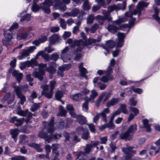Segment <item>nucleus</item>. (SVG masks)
<instances>
[{"label": "nucleus", "mask_w": 160, "mask_h": 160, "mask_svg": "<svg viewBox=\"0 0 160 160\" xmlns=\"http://www.w3.org/2000/svg\"><path fill=\"white\" fill-rule=\"evenodd\" d=\"M108 11L110 13L114 10L117 11L116 5L115 4H113L112 5L109 6L108 7Z\"/></svg>", "instance_id": "6e6d98bb"}, {"label": "nucleus", "mask_w": 160, "mask_h": 160, "mask_svg": "<svg viewBox=\"0 0 160 160\" xmlns=\"http://www.w3.org/2000/svg\"><path fill=\"white\" fill-rule=\"evenodd\" d=\"M45 149L46 152V154L49 156V153L51 151V147L49 145L47 144L45 147Z\"/></svg>", "instance_id": "338daca9"}, {"label": "nucleus", "mask_w": 160, "mask_h": 160, "mask_svg": "<svg viewBox=\"0 0 160 160\" xmlns=\"http://www.w3.org/2000/svg\"><path fill=\"white\" fill-rule=\"evenodd\" d=\"M119 99L118 98H112L110 101L107 103L106 106L108 108H106L102 112V113H108L110 112V110L108 108L111 106H113L118 103L119 102Z\"/></svg>", "instance_id": "423d86ee"}, {"label": "nucleus", "mask_w": 160, "mask_h": 160, "mask_svg": "<svg viewBox=\"0 0 160 160\" xmlns=\"http://www.w3.org/2000/svg\"><path fill=\"white\" fill-rule=\"evenodd\" d=\"M11 160H26V158L24 156H18L13 157L11 158Z\"/></svg>", "instance_id": "09e8293b"}, {"label": "nucleus", "mask_w": 160, "mask_h": 160, "mask_svg": "<svg viewBox=\"0 0 160 160\" xmlns=\"http://www.w3.org/2000/svg\"><path fill=\"white\" fill-rule=\"evenodd\" d=\"M59 38V37L58 34H53L49 38L50 43L52 44H54L58 40Z\"/></svg>", "instance_id": "412c9836"}, {"label": "nucleus", "mask_w": 160, "mask_h": 160, "mask_svg": "<svg viewBox=\"0 0 160 160\" xmlns=\"http://www.w3.org/2000/svg\"><path fill=\"white\" fill-rule=\"evenodd\" d=\"M74 117L76 118L77 122L80 125L86 124L87 123L86 118L83 115H76Z\"/></svg>", "instance_id": "f8f14e48"}, {"label": "nucleus", "mask_w": 160, "mask_h": 160, "mask_svg": "<svg viewBox=\"0 0 160 160\" xmlns=\"http://www.w3.org/2000/svg\"><path fill=\"white\" fill-rule=\"evenodd\" d=\"M82 95L80 93H77L71 96V98L74 100L78 101L82 98Z\"/></svg>", "instance_id": "bb28decb"}, {"label": "nucleus", "mask_w": 160, "mask_h": 160, "mask_svg": "<svg viewBox=\"0 0 160 160\" xmlns=\"http://www.w3.org/2000/svg\"><path fill=\"white\" fill-rule=\"evenodd\" d=\"M84 131V128L82 126H79L76 128V132L78 134H80L81 133L83 132Z\"/></svg>", "instance_id": "0e129e2a"}, {"label": "nucleus", "mask_w": 160, "mask_h": 160, "mask_svg": "<svg viewBox=\"0 0 160 160\" xmlns=\"http://www.w3.org/2000/svg\"><path fill=\"white\" fill-rule=\"evenodd\" d=\"M67 42L69 44H71L70 47L75 48V51L76 52H81L83 49L84 45L86 43L83 42L82 39L75 40L73 41L71 38H69L67 41Z\"/></svg>", "instance_id": "f03ea898"}, {"label": "nucleus", "mask_w": 160, "mask_h": 160, "mask_svg": "<svg viewBox=\"0 0 160 160\" xmlns=\"http://www.w3.org/2000/svg\"><path fill=\"white\" fill-rule=\"evenodd\" d=\"M88 144H86V147L84 149L85 150V152H83L84 153V154H82L83 156H84L86 154H88L89 152L91 151V148L89 146H88Z\"/></svg>", "instance_id": "603ef678"}, {"label": "nucleus", "mask_w": 160, "mask_h": 160, "mask_svg": "<svg viewBox=\"0 0 160 160\" xmlns=\"http://www.w3.org/2000/svg\"><path fill=\"white\" fill-rule=\"evenodd\" d=\"M58 127L60 129H62L66 127L65 122L63 120H61L58 123Z\"/></svg>", "instance_id": "864d4df0"}, {"label": "nucleus", "mask_w": 160, "mask_h": 160, "mask_svg": "<svg viewBox=\"0 0 160 160\" xmlns=\"http://www.w3.org/2000/svg\"><path fill=\"white\" fill-rule=\"evenodd\" d=\"M81 138L82 139L87 140L90 138L89 133L88 130L85 131L81 134Z\"/></svg>", "instance_id": "473e14b6"}, {"label": "nucleus", "mask_w": 160, "mask_h": 160, "mask_svg": "<svg viewBox=\"0 0 160 160\" xmlns=\"http://www.w3.org/2000/svg\"><path fill=\"white\" fill-rule=\"evenodd\" d=\"M113 120L114 119L110 118L109 122L108 123H106L107 128H108L110 129H113L115 128V126L113 123Z\"/></svg>", "instance_id": "e433bc0d"}, {"label": "nucleus", "mask_w": 160, "mask_h": 160, "mask_svg": "<svg viewBox=\"0 0 160 160\" xmlns=\"http://www.w3.org/2000/svg\"><path fill=\"white\" fill-rule=\"evenodd\" d=\"M106 45L108 47L111 48H112L114 47L115 44L114 42L111 40L107 41L106 42Z\"/></svg>", "instance_id": "3c124183"}, {"label": "nucleus", "mask_w": 160, "mask_h": 160, "mask_svg": "<svg viewBox=\"0 0 160 160\" xmlns=\"http://www.w3.org/2000/svg\"><path fill=\"white\" fill-rule=\"evenodd\" d=\"M107 29L108 31L112 33H115L117 32L119 29L113 25L108 24L107 27Z\"/></svg>", "instance_id": "6ab92c4d"}, {"label": "nucleus", "mask_w": 160, "mask_h": 160, "mask_svg": "<svg viewBox=\"0 0 160 160\" xmlns=\"http://www.w3.org/2000/svg\"><path fill=\"white\" fill-rule=\"evenodd\" d=\"M101 38L102 37L101 36H98L96 39L89 38L88 39L87 42H84L86 43V45H84V46L88 45H92V44L95 43L97 42H99L101 41Z\"/></svg>", "instance_id": "4468645a"}, {"label": "nucleus", "mask_w": 160, "mask_h": 160, "mask_svg": "<svg viewBox=\"0 0 160 160\" xmlns=\"http://www.w3.org/2000/svg\"><path fill=\"white\" fill-rule=\"evenodd\" d=\"M55 96L57 100L61 101V99L63 96V93L62 91L59 90L56 92Z\"/></svg>", "instance_id": "ea45409f"}, {"label": "nucleus", "mask_w": 160, "mask_h": 160, "mask_svg": "<svg viewBox=\"0 0 160 160\" xmlns=\"http://www.w3.org/2000/svg\"><path fill=\"white\" fill-rule=\"evenodd\" d=\"M28 36V33L27 32L19 33L17 34V38L18 40L25 39Z\"/></svg>", "instance_id": "aec40b11"}, {"label": "nucleus", "mask_w": 160, "mask_h": 160, "mask_svg": "<svg viewBox=\"0 0 160 160\" xmlns=\"http://www.w3.org/2000/svg\"><path fill=\"white\" fill-rule=\"evenodd\" d=\"M42 57L44 58L45 61L49 62L50 60V57L49 54L47 53L43 54L42 55Z\"/></svg>", "instance_id": "4d7b16f0"}, {"label": "nucleus", "mask_w": 160, "mask_h": 160, "mask_svg": "<svg viewBox=\"0 0 160 160\" xmlns=\"http://www.w3.org/2000/svg\"><path fill=\"white\" fill-rule=\"evenodd\" d=\"M134 148V147H131L126 145V147L122 148V151L125 154V159L126 160H131L133 155L136 153L135 150H133ZM138 158H135L131 160H139Z\"/></svg>", "instance_id": "7ed1b4c3"}, {"label": "nucleus", "mask_w": 160, "mask_h": 160, "mask_svg": "<svg viewBox=\"0 0 160 160\" xmlns=\"http://www.w3.org/2000/svg\"><path fill=\"white\" fill-rule=\"evenodd\" d=\"M99 25L98 24L94 23L90 28L91 32L92 33H94L99 28Z\"/></svg>", "instance_id": "8fccbe9b"}, {"label": "nucleus", "mask_w": 160, "mask_h": 160, "mask_svg": "<svg viewBox=\"0 0 160 160\" xmlns=\"http://www.w3.org/2000/svg\"><path fill=\"white\" fill-rule=\"evenodd\" d=\"M59 22L61 27L63 29H65L66 28V24L65 20L61 18L60 19Z\"/></svg>", "instance_id": "13d9d810"}, {"label": "nucleus", "mask_w": 160, "mask_h": 160, "mask_svg": "<svg viewBox=\"0 0 160 160\" xmlns=\"http://www.w3.org/2000/svg\"><path fill=\"white\" fill-rule=\"evenodd\" d=\"M52 155H56V153H59L56 151L59 148V144H52Z\"/></svg>", "instance_id": "f704fd0d"}, {"label": "nucleus", "mask_w": 160, "mask_h": 160, "mask_svg": "<svg viewBox=\"0 0 160 160\" xmlns=\"http://www.w3.org/2000/svg\"><path fill=\"white\" fill-rule=\"evenodd\" d=\"M39 0H33V5L32 7V10L33 12H36L39 11L40 8L44 10V12L47 13L50 12V6L52 5L53 2L52 0H45L41 4L40 6L37 4Z\"/></svg>", "instance_id": "f257e3e1"}, {"label": "nucleus", "mask_w": 160, "mask_h": 160, "mask_svg": "<svg viewBox=\"0 0 160 160\" xmlns=\"http://www.w3.org/2000/svg\"><path fill=\"white\" fill-rule=\"evenodd\" d=\"M41 104L40 103H34L31 108L30 110L32 112L35 111L40 108Z\"/></svg>", "instance_id": "4c0bfd02"}, {"label": "nucleus", "mask_w": 160, "mask_h": 160, "mask_svg": "<svg viewBox=\"0 0 160 160\" xmlns=\"http://www.w3.org/2000/svg\"><path fill=\"white\" fill-rule=\"evenodd\" d=\"M12 75L16 78L18 83H20L22 79L23 74L18 71L14 70L12 72Z\"/></svg>", "instance_id": "2eb2a0df"}, {"label": "nucleus", "mask_w": 160, "mask_h": 160, "mask_svg": "<svg viewBox=\"0 0 160 160\" xmlns=\"http://www.w3.org/2000/svg\"><path fill=\"white\" fill-rule=\"evenodd\" d=\"M45 75L44 70L42 68L39 69L38 71H34L32 73V75L36 78H38L41 81L43 79V76Z\"/></svg>", "instance_id": "6e6552de"}, {"label": "nucleus", "mask_w": 160, "mask_h": 160, "mask_svg": "<svg viewBox=\"0 0 160 160\" xmlns=\"http://www.w3.org/2000/svg\"><path fill=\"white\" fill-rule=\"evenodd\" d=\"M111 69L109 68L108 70L105 71L106 75L103 76L100 78V80L104 82H108L109 81H112L114 79L113 76L111 72Z\"/></svg>", "instance_id": "39448f33"}, {"label": "nucleus", "mask_w": 160, "mask_h": 160, "mask_svg": "<svg viewBox=\"0 0 160 160\" xmlns=\"http://www.w3.org/2000/svg\"><path fill=\"white\" fill-rule=\"evenodd\" d=\"M71 68L70 64H66L60 66L58 68V70L63 72L65 70H68Z\"/></svg>", "instance_id": "c756f323"}, {"label": "nucleus", "mask_w": 160, "mask_h": 160, "mask_svg": "<svg viewBox=\"0 0 160 160\" xmlns=\"http://www.w3.org/2000/svg\"><path fill=\"white\" fill-rule=\"evenodd\" d=\"M67 110L70 111V113L71 116L73 117L76 115V114L73 111L74 110V108L73 105L72 104H68L67 106Z\"/></svg>", "instance_id": "72a5a7b5"}, {"label": "nucleus", "mask_w": 160, "mask_h": 160, "mask_svg": "<svg viewBox=\"0 0 160 160\" xmlns=\"http://www.w3.org/2000/svg\"><path fill=\"white\" fill-rule=\"evenodd\" d=\"M143 123L144 125V127L146 128L147 131L149 132L151 131L150 125L149 124V121L147 119H144L143 120Z\"/></svg>", "instance_id": "2f4dec72"}, {"label": "nucleus", "mask_w": 160, "mask_h": 160, "mask_svg": "<svg viewBox=\"0 0 160 160\" xmlns=\"http://www.w3.org/2000/svg\"><path fill=\"white\" fill-rule=\"evenodd\" d=\"M121 113V111L120 110V109L118 108L113 113L112 116L111 117V118L114 119V117L117 115H119Z\"/></svg>", "instance_id": "774afa93"}, {"label": "nucleus", "mask_w": 160, "mask_h": 160, "mask_svg": "<svg viewBox=\"0 0 160 160\" xmlns=\"http://www.w3.org/2000/svg\"><path fill=\"white\" fill-rule=\"evenodd\" d=\"M130 111L132 112H133L134 115L136 116L139 113V111L138 109L136 108L130 107H129Z\"/></svg>", "instance_id": "c03bdc74"}, {"label": "nucleus", "mask_w": 160, "mask_h": 160, "mask_svg": "<svg viewBox=\"0 0 160 160\" xmlns=\"http://www.w3.org/2000/svg\"><path fill=\"white\" fill-rule=\"evenodd\" d=\"M99 143V142L98 141H92L90 144H88V146L91 148H94L98 145Z\"/></svg>", "instance_id": "bf43d9fd"}, {"label": "nucleus", "mask_w": 160, "mask_h": 160, "mask_svg": "<svg viewBox=\"0 0 160 160\" xmlns=\"http://www.w3.org/2000/svg\"><path fill=\"white\" fill-rule=\"evenodd\" d=\"M98 93L96 91L92 90L91 91L90 98L88 99L89 101L93 100L98 96Z\"/></svg>", "instance_id": "cd10ccee"}, {"label": "nucleus", "mask_w": 160, "mask_h": 160, "mask_svg": "<svg viewBox=\"0 0 160 160\" xmlns=\"http://www.w3.org/2000/svg\"><path fill=\"white\" fill-rule=\"evenodd\" d=\"M69 50V48L66 47L61 51V58L64 62H66V60L68 58V55L67 54V52Z\"/></svg>", "instance_id": "dca6fc26"}, {"label": "nucleus", "mask_w": 160, "mask_h": 160, "mask_svg": "<svg viewBox=\"0 0 160 160\" xmlns=\"http://www.w3.org/2000/svg\"><path fill=\"white\" fill-rule=\"evenodd\" d=\"M38 136L41 138H44L46 143H49L52 140V137L51 136L48 135L47 132L42 131L39 132Z\"/></svg>", "instance_id": "1a4fd4ad"}, {"label": "nucleus", "mask_w": 160, "mask_h": 160, "mask_svg": "<svg viewBox=\"0 0 160 160\" xmlns=\"http://www.w3.org/2000/svg\"><path fill=\"white\" fill-rule=\"evenodd\" d=\"M36 48V47L35 46H32L28 47L26 49H22L21 55L18 56V58L19 59H21L29 56L30 54L33 52Z\"/></svg>", "instance_id": "20e7f679"}, {"label": "nucleus", "mask_w": 160, "mask_h": 160, "mask_svg": "<svg viewBox=\"0 0 160 160\" xmlns=\"http://www.w3.org/2000/svg\"><path fill=\"white\" fill-rule=\"evenodd\" d=\"M9 122L11 123H13L14 124V125L17 127H19L18 125H17V124L20 123V121L18 120V118L16 116H13L10 118L9 120Z\"/></svg>", "instance_id": "4be33fe9"}, {"label": "nucleus", "mask_w": 160, "mask_h": 160, "mask_svg": "<svg viewBox=\"0 0 160 160\" xmlns=\"http://www.w3.org/2000/svg\"><path fill=\"white\" fill-rule=\"evenodd\" d=\"M137 129V125L136 124H134L131 125L127 130L129 133L131 135H132L136 132Z\"/></svg>", "instance_id": "5701e85b"}, {"label": "nucleus", "mask_w": 160, "mask_h": 160, "mask_svg": "<svg viewBox=\"0 0 160 160\" xmlns=\"http://www.w3.org/2000/svg\"><path fill=\"white\" fill-rule=\"evenodd\" d=\"M117 11L119 10H125L126 7V1H125L122 3H119L116 5Z\"/></svg>", "instance_id": "a878e982"}, {"label": "nucleus", "mask_w": 160, "mask_h": 160, "mask_svg": "<svg viewBox=\"0 0 160 160\" xmlns=\"http://www.w3.org/2000/svg\"><path fill=\"white\" fill-rule=\"evenodd\" d=\"M89 101L88 99L86 100L84 103L82 104L83 108L84 109L85 111H87L88 109V104Z\"/></svg>", "instance_id": "052dcab7"}, {"label": "nucleus", "mask_w": 160, "mask_h": 160, "mask_svg": "<svg viewBox=\"0 0 160 160\" xmlns=\"http://www.w3.org/2000/svg\"><path fill=\"white\" fill-rule=\"evenodd\" d=\"M22 87L20 86H17V87H15L14 89V91L15 92L17 96L22 94Z\"/></svg>", "instance_id": "58836bf2"}, {"label": "nucleus", "mask_w": 160, "mask_h": 160, "mask_svg": "<svg viewBox=\"0 0 160 160\" xmlns=\"http://www.w3.org/2000/svg\"><path fill=\"white\" fill-rule=\"evenodd\" d=\"M67 112L65 110L63 109L62 106L60 105L59 107V112L57 114L58 116H61V117H65Z\"/></svg>", "instance_id": "7c9ffc66"}, {"label": "nucleus", "mask_w": 160, "mask_h": 160, "mask_svg": "<svg viewBox=\"0 0 160 160\" xmlns=\"http://www.w3.org/2000/svg\"><path fill=\"white\" fill-rule=\"evenodd\" d=\"M115 60L114 58H112L110 61V64L109 66L108 67L107 70H108V68H110L111 69V72H112V67H114L115 65Z\"/></svg>", "instance_id": "5fc2aeb1"}, {"label": "nucleus", "mask_w": 160, "mask_h": 160, "mask_svg": "<svg viewBox=\"0 0 160 160\" xmlns=\"http://www.w3.org/2000/svg\"><path fill=\"white\" fill-rule=\"evenodd\" d=\"M102 14L105 20H107L109 21H111L112 20V18L111 17L110 12L108 11H106L105 10L102 11Z\"/></svg>", "instance_id": "b1692460"}, {"label": "nucleus", "mask_w": 160, "mask_h": 160, "mask_svg": "<svg viewBox=\"0 0 160 160\" xmlns=\"http://www.w3.org/2000/svg\"><path fill=\"white\" fill-rule=\"evenodd\" d=\"M121 112H122L124 114H128V110L127 109V105L125 104H122L120 105L119 108Z\"/></svg>", "instance_id": "c85d7f7f"}, {"label": "nucleus", "mask_w": 160, "mask_h": 160, "mask_svg": "<svg viewBox=\"0 0 160 160\" xmlns=\"http://www.w3.org/2000/svg\"><path fill=\"white\" fill-rule=\"evenodd\" d=\"M133 136L130 134L127 130L126 132L121 133L120 134L119 138L122 140H125L126 141L127 140H130L132 138Z\"/></svg>", "instance_id": "9b49d317"}, {"label": "nucleus", "mask_w": 160, "mask_h": 160, "mask_svg": "<svg viewBox=\"0 0 160 160\" xmlns=\"http://www.w3.org/2000/svg\"><path fill=\"white\" fill-rule=\"evenodd\" d=\"M149 4V3H146L144 2H140L137 6V9H135L133 11V14L134 15L138 14L139 17L141 15V11L143 7H147Z\"/></svg>", "instance_id": "0eeeda50"}, {"label": "nucleus", "mask_w": 160, "mask_h": 160, "mask_svg": "<svg viewBox=\"0 0 160 160\" xmlns=\"http://www.w3.org/2000/svg\"><path fill=\"white\" fill-rule=\"evenodd\" d=\"M18 98L20 99V104L23 105L26 101V97L22 94L17 96Z\"/></svg>", "instance_id": "a19ab883"}, {"label": "nucleus", "mask_w": 160, "mask_h": 160, "mask_svg": "<svg viewBox=\"0 0 160 160\" xmlns=\"http://www.w3.org/2000/svg\"><path fill=\"white\" fill-rule=\"evenodd\" d=\"M4 36L7 39L8 41L10 40L12 38V37L11 34L7 32H4Z\"/></svg>", "instance_id": "680f3d73"}, {"label": "nucleus", "mask_w": 160, "mask_h": 160, "mask_svg": "<svg viewBox=\"0 0 160 160\" xmlns=\"http://www.w3.org/2000/svg\"><path fill=\"white\" fill-rule=\"evenodd\" d=\"M59 58V55L56 53L52 54L50 56V60L56 62Z\"/></svg>", "instance_id": "49530a36"}, {"label": "nucleus", "mask_w": 160, "mask_h": 160, "mask_svg": "<svg viewBox=\"0 0 160 160\" xmlns=\"http://www.w3.org/2000/svg\"><path fill=\"white\" fill-rule=\"evenodd\" d=\"M31 15L30 14H26L21 17L20 21L22 22L23 21H29L31 20Z\"/></svg>", "instance_id": "c9c22d12"}, {"label": "nucleus", "mask_w": 160, "mask_h": 160, "mask_svg": "<svg viewBox=\"0 0 160 160\" xmlns=\"http://www.w3.org/2000/svg\"><path fill=\"white\" fill-rule=\"evenodd\" d=\"M156 146L152 145L150 149L155 151L154 155L156 154L160 150V139L155 143Z\"/></svg>", "instance_id": "a211bd4d"}, {"label": "nucleus", "mask_w": 160, "mask_h": 160, "mask_svg": "<svg viewBox=\"0 0 160 160\" xmlns=\"http://www.w3.org/2000/svg\"><path fill=\"white\" fill-rule=\"evenodd\" d=\"M95 18L93 14H91L87 18V22L88 24H91L93 23Z\"/></svg>", "instance_id": "de8ad7c7"}, {"label": "nucleus", "mask_w": 160, "mask_h": 160, "mask_svg": "<svg viewBox=\"0 0 160 160\" xmlns=\"http://www.w3.org/2000/svg\"><path fill=\"white\" fill-rule=\"evenodd\" d=\"M117 36L119 40L117 43V47H121L123 45L124 39L126 37V35L123 33L119 32L118 33Z\"/></svg>", "instance_id": "9d476101"}, {"label": "nucleus", "mask_w": 160, "mask_h": 160, "mask_svg": "<svg viewBox=\"0 0 160 160\" xmlns=\"http://www.w3.org/2000/svg\"><path fill=\"white\" fill-rule=\"evenodd\" d=\"M90 5L88 1L84 2L82 6L83 9L85 10H88L90 8Z\"/></svg>", "instance_id": "a18cd8bd"}, {"label": "nucleus", "mask_w": 160, "mask_h": 160, "mask_svg": "<svg viewBox=\"0 0 160 160\" xmlns=\"http://www.w3.org/2000/svg\"><path fill=\"white\" fill-rule=\"evenodd\" d=\"M9 133L15 142H16L17 140V136L19 133V129L18 128L11 129L10 130Z\"/></svg>", "instance_id": "ddd939ff"}, {"label": "nucleus", "mask_w": 160, "mask_h": 160, "mask_svg": "<svg viewBox=\"0 0 160 160\" xmlns=\"http://www.w3.org/2000/svg\"><path fill=\"white\" fill-rule=\"evenodd\" d=\"M98 84L99 85L100 89L101 90L105 89L106 88L107 86V84L101 82H98Z\"/></svg>", "instance_id": "69168bd1"}, {"label": "nucleus", "mask_w": 160, "mask_h": 160, "mask_svg": "<svg viewBox=\"0 0 160 160\" xmlns=\"http://www.w3.org/2000/svg\"><path fill=\"white\" fill-rule=\"evenodd\" d=\"M41 95L44 96L46 98L50 99L52 98L53 91L50 90L49 91L41 92Z\"/></svg>", "instance_id": "393cba45"}, {"label": "nucleus", "mask_w": 160, "mask_h": 160, "mask_svg": "<svg viewBox=\"0 0 160 160\" xmlns=\"http://www.w3.org/2000/svg\"><path fill=\"white\" fill-rule=\"evenodd\" d=\"M46 71L50 74H53L56 71V69L52 66H49L46 69Z\"/></svg>", "instance_id": "79ce46f5"}, {"label": "nucleus", "mask_w": 160, "mask_h": 160, "mask_svg": "<svg viewBox=\"0 0 160 160\" xmlns=\"http://www.w3.org/2000/svg\"><path fill=\"white\" fill-rule=\"evenodd\" d=\"M135 20V18H132V20L129 21V24H124L120 28V29H122L123 28H128V32H127V33H128L129 31L130 28L134 25Z\"/></svg>", "instance_id": "f3484780"}, {"label": "nucleus", "mask_w": 160, "mask_h": 160, "mask_svg": "<svg viewBox=\"0 0 160 160\" xmlns=\"http://www.w3.org/2000/svg\"><path fill=\"white\" fill-rule=\"evenodd\" d=\"M106 92H104L101 94L99 97L98 99L97 100L96 102V106L97 107H98L100 104L103 98L105 96Z\"/></svg>", "instance_id": "37998d69"}, {"label": "nucleus", "mask_w": 160, "mask_h": 160, "mask_svg": "<svg viewBox=\"0 0 160 160\" xmlns=\"http://www.w3.org/2000/svg\"><path fill=\"white\" fill-rule=\"evenodd\" d=\"M88 126L90 131L92 132L95 133V129L94 125L92 124H89Z\"/></svg>", "instance_id": "e2e57ef3"}]
</instances>
